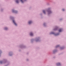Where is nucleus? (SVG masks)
Masks as SVG:
<instances>
[{"mask_svg": "<svg viewBox=\"0 0 66 66\" xmlns=\"http://www.w3.org/2000/svg\"><path fill=\"white\" fill-rule=\"evenodd\" d=\"M55 30V29H54V30Z\"/></svg>", "mask_w": 66, "mask_h": 66, "instance_id": "nucleus-17", "label": "nucleus"}, {"mask_svg": "<svg viewBox=\"0 0 66 66\" xmlns=\"http://www.w3.org/2000/svg\"><path fill=\"white\" fill-rule=\"evenodd\" d=\"M24 1H26V0H24ZM21 1V2L22 3H23V0H20Z\"/></svg>", "mask_w": 66, "mask_h": 66, "instance_id": "nucleus-8", "label": "nucleus"}, {"mask_svg": "<svg viewBox=\"0 0 66 66\" xmlns=\"http://www.w3.org/2000/svg\"><path fill=\"white\" fill-rule=\"evenodd\" d=\"M43 12L44 13V14H45V11L43 10Z\"/></svg>", "mask_w": 66, "mask_h": 66, "instance_id": "nucleus-9", "label": "nucleus"}, {"mask_svg": "<svg viewBox=\"0 0 66 66\" xmlns=\"http://www.w3.org/2000/svg\"><path fill=\"white\" fill-rule=\"evenodd\" d=\"M33 35V33H32L31 32L30 33V35H31V36H32Z\"/></svg>", "mask_w": 66, "mask_h": 66, "instance_id": "nucleus-6", "label": "nucleus"}, {"mask_svg": "<svg viewBox=\"0 0 66 66\" xmlns=\"http://www.w3.org/2000/svg\"><path fill=\"white\" fill-rule=\"evenodd\" d=\"M7 28H5V30H7Z\"/></svg>", "mask_w": 66, "mask_h": 66, "instance_id": "nucleus-10", "label": "nucleus"}, {"mask_svg": "<svg viewBox=\"0 0 66 66\" xmlns=\"http://www.w3.org/2000/svg\"><path fill=\"white\" fill-rule=\"evenodd\" d=\"M13 23H14V24H15V26H17V24H16V23H15V21H14V20H13Z\"/></svg>", "mask_w": 66, "mask_h": 66, "instance_id": "nucleus-1", "label": "nucleus"}, {"mask_svg": "<svg viewBox=\"0 0 66 66\" xmlns=\"http://www.w3.org/2000/svg\"><path fill=\"white\" fill-rule=\"evenodd\" d=\"M16 2L17 3H19V1L18 0H16Z\"/></svg>", "mask_w": 66, "mask_h": 66, "instance_id": "nucleus-5", "label": "nucleus"}, {"mask_svg": "<svg viewBox=\"0 0 66 66\" xmlns=\"http://www.w3.org/2000/svg\"><path fill=\"white\" fill-rule=\"evenodd\" d=\"M44 25H45V24H44Z\"/></svg>", "mask_w": 66, "mask_h": 66, "instance_id": "nucleus-16", "label": "nucleus"}, {"mask_svg": "<svg viewBox=\"0 0 66 66\" xmlns=\"http://www.w3.org/2000/svg\"><path fill=\"white\" fill-rule=\"evenodd\" d=\"M62 29H60L59 30V31L60 32H62Z\"/></svg>", "mask_w": 66, "mask_h": 66, "instance_id": "nucleus-3", "label": "nucleus"}, {"mask_svg": "<svg viewBox=\"0 0 66 66\" xmlns=\"http://www.w3.org/2000/svg\"><path fill=\"white\" fill-rule=\"evenodd\" d=\"M58 35V34H57V35Z\"/></svg>", "mask_w": 66, "mask_h": 66, "instance_id": "nucleus-18", "label": "nucleus"}, {"mask_svg": "<svg viewBox=\"0 0 66 66\" xmlns=\"http://www.w3.org/2000/svg\"><path fill=\"white\" fill-rule=\"evenodd\" d=\"M59 45H57V46H56V48H57V47H59Z\"/></svg>", "mask_w": 66, "mask_h": 66, "instance_id": "nucleus-12", "label": "nucleus"}, {"mask_svg": "<svg viewBox=\"0 0 66 66\" xmlns=\"http://www.w3.org/2000/svg\"><path fill=\"white\" fill-rule=\"evenodd\" d=\"M51 13V11H48V14H50V13Z\"/></svg>", "mask_w": 66, "mask_h": 66, "instance_id": "nucleus-2", "label": "nucleus"}, {"mask_svg": "<svg viewBox=\"0 0 66 66\" xmlns=\"http://www.w3.org/2000/svg\"><path fill=\"white\" fill-rule=\"evenodd\" d=\"M12 12H14V10H13Z\"/></svg>", "mask_w": 66, "mask_h": 66, "instance_id": "nucleus-14", "label": "nucleus"}, {"mask_svg": "<svg viewBox=\"0 0 66 66\" xmlns=\"http://www.w3.org/2000/svg\"><path fill=\"white\" fill-rule=\"evenodd\" d=\"M52 34H54V33H52Z\"/></svg>", "mask_w": 66, "mask_h": 66, "instance_id": "nucleus-15", "label": "nucleus"}, {"mask_svg": "<svg viewBox=\"0 0 66 66\" xmlns=\"http://www.w3.org/2000/svg\"><path fill=\"white\" fill-rule=\"evenodd\" d=\"M31 23H32V22H31V21H29V22L28 23L29 24H31Z\"/></svg>", "mask_w": 66, "mask_h": 66, "instance_id": "nucleus-7", "label": "nucleus"}, {"mask_svg": "<svg viewBox=\"0 0 66 66\" xmlns=\"http://www.w3.org/2000/svg\"><path fill=\"white\" fill-rule=\"evenodd\" d=\"M62 11H65V10H64V9H62Z\"/></svg>", "mask_w": 66, "mask_h": 66, "instance_id": "nucleus-13", "label": "nucleus"}, {"mask_svg": "<svg viewBox=\"0 0 66 66\" xmlns=\"http://www.w3.org/2000/svg\"><path fill=\"white\" fill-rule=\"evenodd\" d=\"M2 61H0V63H1V64H2Z\"/></svg>", "mask_w": 66, "mask_h": 66, "instance_id": "nucleus-11", "label": "nucleus"}, {"mask_svg": "<svg viewBox=\"0 0 66 66\" xmlns=\"http://www.w3.org/2000/svg\"><path fill=\"white\" fill-rule=\"evenodd\" d=\"M61 65V64L60 63H58L57 64V66H59V65Z\"/></svg>", "mask_w": 66, "mask_h": 66, "instance_id": "nucleus-4", "label": "nucleus"}]
</instances>
